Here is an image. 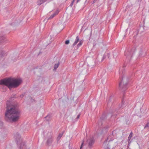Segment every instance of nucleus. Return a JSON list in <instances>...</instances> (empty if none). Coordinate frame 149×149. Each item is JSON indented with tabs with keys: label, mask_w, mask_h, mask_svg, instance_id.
Returning <instances> with one entry per match:
<instances>
[{
	"label": "nucleus",
	"mask_w": 149,
	"mask_h": 149,
	"mask_svg": "<svg viewBox=\"0 0 149 149\" xmlns=\"http://www.w3.org/2000/svg\"><path fill=\"white\" fill-rule=\"evenodd\" d=\"M6 110L5 119L7 122H15L18 120L20 115V111L17 104H13L9 100L6 102Z\"/></svg>",
	"instance_id": "f257e3e1"
},
{
	"label": "nucleus",
	"mask_w": 149,
	"mask_h": 149,
	"mask_svg": "<svg viewBox=\"0 0 149 149\" xmlns=\"http://www.w3.org/2000/svg\"><path fill=\"white\" fill-rule=\"evenodd\" d=\"M22 81L21 78H6L0 80V85L6 86L10 89L17 87L22 83Z\"/></svg>",
	"instance_id": "f03ea898"
},
{
	"label": "nucleus",
	"mask_w": 149,
	"mask_h": 149,
	"mask_svg": "<svg viewBox=\"0 0 149 149\" xmlns=\"http://www.w3.org/2000/svg\"><path fill=\"white\" fill-rule=\"evenodd\" d=\"M125 73V67L123 66L121 69H120L119 72L120 76L121 78V81L119 84V88L122 91H124L127 88L128 79L127 77H124Z\"/></svg>",
	"instance_id": "7ed1b4c3"
},
{
	"label": "nucleus",
	"mask_w": 149,
	"mask_h": 149,
	"mask_svg": "<svg viewBox=\"0 0 149 149\" xmlns=\"http://www.w3.org/2000/svg\"><path fill=\"white\" fill-rule=\"evenodd\" d=\"M135 48L134 47L132 48L129 47L125 51V55L126 57V60L127 62L130 61L131 59L132 56L135 50Z\"/></svg>",
	"instance_id": "20e7f679"
},
{
	"label": "nucleus",
	"mask_w": 149,
	"mask_h": 149,
	"mask_svg": "<svg viewBox=\"0 0 149 149\" xmlns=\"http://www.w3.org/2000/svg\"><path fill=\"white\" fill-rule=\"evenodd\" d=\"M112 136L113 135H109L107 139L104 142L103 146H104L105 149H111V148L109 143L106 146H105L106 145L107 142H109L110 141H113V140L112 139Z\"/></svg>",
	"instance_id": "39448f33"
},
{
	"label": "nucleus",
	"mask_w": 149,
	"mask_h": 149,
	"mask_svg": "<svg viewBox=\"0 0 149 149\" xmlns=\"http://www.w3.org/2000/svg\"><path fill=\"white\" fill-rule=\"evenodd\" d=\"M86 142L88 147L90 148H92L95 142L94 138L92 137L89 139H88L87 141Z\"/></svg>",
	"instance_id": "423d86ee"
},
{
	"label": "nucleus",
	"mask_w": 149,
	"mask_h": 149,
	"mask_svg": "<svg viewBox=\"0 0 149 149\" xmlns=\"http://www.w3.org/2000/svg\"><path fill=\"white\" fill-rule=\"evenodd\" d=\"M15 141L17 145H19V143H21L22 140L21 139L20 136L19 134L17 132L15 135Z\"/></svg>",
	"instance_id": "0eeeda50"
},
{
	"label": "nucleus",
	"mask_w": 149,
	"mask_h": 149,
	"mask_svg": "<svg viewBox=\"0 0 149 149\" xmlns=\"http://www.w3.org/2000/svg\"><path fill=\"white\" fill-rule=\"evenodd\" d=\"M19 149H27L25 143L22 141L21 143H19V145H17Z\"/></svg>",
	"instance_id": "6e6552de"
},
{
	"label": "nucleus",
	"mask_w": 149,
	"mask_h": 149,
	"mask_svg": "<svg viewBox=\"0 0 149 149\" xmlns=\"http://www.w3.org/2000/svg\"><path fill=\"white\" fill-rule=\"evenodd\" d=\"M110 55V54L109 53H108L107 52L105 53L102 58V59L101 61V62H102L104 59L106 58H108L109 59H110V58H109Z\"/></svg>",
	"instance_id": "1a4fd4ad"
},
{
	"label": "nucleus",
	"mask_w": 149,
	"mask_h": 149,
	"mask_svg": "<svg viewBox=\"0 0 149 149\" xmlns=\"http://www.w3.org/2000/svg\"><path fill=\"white\" fill-rule=\"evenodd\" d=\"M53 141V138L51 136L50 138H49L47 141L46 143L48 146L50 145Z\"/></svg>",
	"instance_id": "9d476101"
},
{
	"label": "nucleus",
	"mask_w": 149,
	"mask_h": 149,
	"mask_svg": "<svg viewBox=\"0 0 149 149\" xmlns=\"http://www.w3.org/2000/svg\"><path fill=\"white\" fill-rule=\"evenodd\" d=\"M124 97H123V98L122 99V103H121V105H119V109H123V108L125 107V104H124Z\"/></svg>",
	"instance_id": "9b49d317"
},
{
	"label": "nucleus",
	"mask_w": 149,
	"mask_h": 149,
	"mask_svg": "<svg viewBox=\"0 0 149 149\" xmlns=\"http://www.w3.org/2000/svg\"><path fill=\"white\" fill-rule=\"evenodd\" d=\"M6 55V52L3 50H1L0 52V58H2Z\"/></svg>",
	"instance_id": "f8f14e48"
},
{
	"label": "nucleus",
	"mask_w": 149,
	"mask_h": 149,
	"mask_svg": "<svg viewBox=\"0 0 149 149\" xmlns=\"http://www.w3.org/2000/svg\"><path fill=\"white\" fill-rule=\"evenodd\" d=\"M132 135L133 133L132 132H131L128 137V146H129L131 142L130 140L132 136Z\"/></svg>",
	"instance_id": "ddd939ff"
},
{
	"label": "nucleus",
	"mask_w": 149,
	"mask_h": 149,
	"mask_svg": "<svg viewBox=\"0 0 149 149\" xmlns=\"http://www.w3.org/2000/svg\"><path fill=\"white\" fill-rule=\"evenodd\" d=\"M79 41V38L78 36H77L76 38L75 42L72 45V46H74L75 45H76L78 42Z\"/></svg>",
	"instance_id": "4468645a"
},
{
	"label": "nucleus",
	"mask_w": 149,
	"mask_h": 149,
	"mask_svg": "<svg viewBox=\"0 0 149 149\" xmlns=\"http://www.w3.org/2000/svg\"><path fill=\"white\" fill-rule=\"evenodd\" d=\"M109 128V127L108 126H106L104 127L102 130L103 132L104 133H106L107 131Z\"/></svg>",
	"instance_id": "2eb2a0df"
},
{
	"label": "nucleus",
	"mask_w": 149,
	"mask_h": 149,
	"mask_svg": "<svg viewBox=\"0 0 149 149\" xmlns=\"http://www.w3.org/2000/svg\"><path fill=\"white\" fill-rule=\"evenodd\" d=\"M64 132H62V133H60L58 135V137L57 138V141H58L62 137L63 134Z\"/></svg>",
	"instance_id": "dca6fc26"
},
{
	"label": "nucleus",
	"mask_w": 149,
	"mask_h": 149,
	"mask_svg": "<svg viewBox=\"0 0 149 149\" xmlns=\"http://www.w3.org/2000/svg\"><path fill=\"white\" fill-rule=\"evenodd\" d=\"M106 118V116L105 114H103L100 118V120L104 121Z\"/></svg>",
	"instance_id": "f3484780"
},
{
	"label": "nucleus",
	"mask_w": 149,
	"mask_h": 149,
	"mask_svg": "<svg viewBox=\"0 0 149 149\" xmlns=\"http://www.w3.org/2000/svg\"><path fill=\"white\" fill-rule=\"evenodd\" d=\"M45 2L43 0H38L37 2V4L38 5H40L43 3Z\"/></svg>",
	"instance_id": "a211bd4d"
},
{
	"label": "nucleus",
	"mask_w": 149,
	"mask_h": 149,
	"mask_svg": "<svg viewBox=\"0 0 149 149\" xmlns=\"http://www.w3.org/2000/svg\"><path fill=\"white\" fill-rule=\"evenodd\" d=\"M143 29V27H142V26L140 27L139 29L138 30V32L136 33L137 34V33H141L142 32V31L141 30H142Z\"/></svg>",
	"instance_id": "6ab92c4d"
},
{
	"label": "nucleus",
	"mask_w": 149,
	"mask_h": 149,
	"mask_svg": "<svg viewBox=\"0 0 149 149\" xmlns=\"http://www.w3.org/2000/svg\"><path fill=\"white\" fill-rule=\"evenodd\" d=\"M5 39V38L3 36H2L0 37V43L3 42L4 40Z\"/></svg>",
	"instance_id": "aec40b11"
},
{
	"label": "nucleus",
	"mask_w": 149,
	"mask_h": 149,
	"mask_svg": "<svg viewBox=\"0 0 149 149\" xmlns=\"http://www.w3.org/2000/svg\"><path fill=\"white\" fill-rule=\"evenodd\" d=\"M83 43V41H82V40H81L79 42V43L77 45V48L78 49L82 44Z\"/></svg>",
	"instance_id": "412c9836"
},
{
	"label": "nucleus",
	"mask_w": 149,
	"mask_h": 149,
	"mask_svg": "<svg viewBox=\"0 0 149 149\" xmlns=\"http://www.w3.org/2000/svg\"><path fill=\"white\" fill-rule=\"evenodd\" d=\"M16 94H13L11 95V96L10 98V99L11 100H13L14 98H16Z\"/></svg>",
	"instance_id": "4be33fe9"
},
{
	"label": "nucleus",
	"mask_w": 149,
	"mask_h": 149,
	"mask_svg": "<svg viewBox=\"0 0 149 149\" xmlns=\"http://www.w3.org/2000/svg\"><path fill=\"white\" fill-rule=\"evenodd\" d=\"M45 118L47 121H48L50 118V116L49 115H48L45 117Z\"/></svg>",
	"instance_id": "5701e85b"
},
{
	"label": "nucleus",
	"mask_w": 149,
	"mask_h": 149,
	"mask_svg": "<svg viewBox=\"0 0 149 149\" xmlns=\"http://www.w3.org/2000/svg\"><path fill=\"white\" fill-rule=\"evenodd\" d=\"M59 63H58L57 64H56L55 65L54 67V70H56L57 69L59 65Z\"/></svg>",
	"instance_id": "b1692460"
},
{
	"label": "nucleus",
	"mask_w": 149,
	"mask_h": 149,
	"mask_svg": "<svg viewBox=\"0 0 149 149\" xmlns=\"http://www.w3.org/2000/svg\"><path fill=\"white\" fill-rule=\"evenodd\" d=\"M102 121H102L100 120L98 122V125L99 127H100L102 125Z\"/></svg>",
	"instance_id": "393cba45"
},
{
	"label": "nucleus",
	"mask_w": 149,
	"mask_h": 149,
	"mask_svg": "<svg viewBox=\"0 0 149 149\" xmlns=\"http://www.w3.org/2000/svg\"><path fill=\"white\" fill-rule=\"evenodd\" d=\"M3 126V123L0 120V128H2Z\"/></svg>",
	"instance_id": "a878e982"
},
{
	"label": "nucleus",
	"mask_w": 149,
	"mask_h": 149,
	"mask_svg": "<svg viewBox=\"0 0 149 149\" xmlns=\"http://www.w3.org/2000/svg\"><path fill=\"white\" fill-rule=\"evenodd\" d=\"M148 128H149V122L144 127L145 129H147Z\"/></svg>",
	"instance_id": "bb28decb"
},
{
	"label": "nucleus",
	"mask_w": 149,
	"mask_h": 149,
	"mask_svg": "<svg viewBox=\"0 0 149 149\" xmlns=\"http://www.w3.org/2000/svg\"><path fill=\"white\" fill-rule=\"evenodd\" d=\"M129 119V117L128 116H127V119H126V123L127 124L128 123Z\"/></svg>",
	"instance_id": "cd10ccee"
},
{
	"label": "nucleus",
	"mask_w": 149,
	"mask_h": 149,
	"mask_svg": "<svg viewBox=\"0 0 149 149\" xmlns=\"http://www.w3.org/2000/svg\"><path fill=\"white\" fill-rule=\"evenodd\" d=\"M70 43V41L69 40H67L65 42V44L66 45Z\"/></svg>",
	"instance_id": "c85d7f7f"
},
{
	"label": "nucleus",
	"mask_w": 149,
	"mask_h": 149,
	"mask_svg": "<svg viewBox=\"0 0 149 149\" xmlns=\"http://www.w3.org/2000/svg\"><path fill=\"white\" fill-rule=\"evenodd\" d=\"M74 1H75L74 0H73V1L71 3H70V6L72 7L73 6V3L74 2Z\"/></svg>",
	"instance_id": "c756f323"
},
{
	"label": "nucleus",
	"mask_w": 149,
	"mask_h": 149,
	"mask_svg": "<svg viewBox=\"0 0 149 149\" xmlns=\"http://www.w3.org/2000/svg\"><path fill=\"white\" fill-rule=\"evenodd\" d=\"M59 12V11L58 10H57L56 11H55L54 13L56 15Z\"/></svg>",
	"instance_id": "7c9ffc66"
},
{
	"label": "nucleus",
	"mask_w": 149,
	"mask_h": 149,
	"mask_svg": "<svg viewBox=\"0 0 149 149\" xmlns=\"http://www.w3.org/2000/svg\"><path fill=\"white\" fill-rule=\"evenodd\" d=\"M111 97H109V102H108V104L109 103V102H111Z\"/></svg>",
	"instance_id": "2f4dec72"
},
{
	"label": "nucleus",
	"mask_w": 149,
	"mask_h": 149,
	"mask_svg": "<svg viewBox=\"0 0 149 149\" xmlns=\"http://www.w3.org/2000/svg\"><path fill=\"white\" fill-rule=\"evenodd\" d=\"M113 57L114 58L115 57H117V54L116 53H113Z\"/></svg>",
	"instance_id": "473e14b6"
},
{
	"label": "nucleus",
	"mask_w": 149,
	"mask_h": 149,
	"mask_svg": "<svg viewBox=\"0 0 149 149\" xmlns=\"http://www.w3.org/2000/svg\"><path fill=\"white\" fill-rule=\"evenodd\" d=\"M142 53H143V51L141 50L140 51V53H139V56H141L142 55Z\"/></svg>",
	"instance_id": "72a5a7b5"
},
{
	"label": "nucleus",
	"mask_w": 149,
	"mask_h": 149,
	"mask_svg": "<svg viewBox=\"0 0 149 149\" xmlns=\"http://www.w3.org/2000/svg\"><path fill=\"white\" fill-rule=\"evenodd\" d=\"M25 94V93H24L21 95L20 96V97L22 98L24 96Z\"/></svg>",
	"instance_id": "f704fd0d"
},
{
	"label": "nucleus",
	"mask_w": 149,
	"mask_h": 149,
	"mask_svg": "<svg viewBox=\"0 0 149 149\" xmlns=\"http://www.w3.org/2000/svg\"><path fill=\"white\" fill-rule=\"evenodd\" d=\"M105 72H106V71L104 70V69L103 70V73H102V75H104L105 73Z\"/></svg>",
	"instance_id": "c9c22d12"
},
{
	"label": "nucleus",
	"mask_w": 149,
	"mask_h": 149,
	"mask_svg": "<svg viewBox=\"0 0 149 149\" xmlns=\"http://www.w3.org/2000/svg\"><path fill=\"white\" fill-rule=\"evenodd\" d=\"M54 17L52 15L48 19H49L52 18Z\"/></svg>",
	"instance_id": "e433bc0d"
},
{
	"label": "nucleus",
	"mask_w": 149,
	"mask_h": 149,
	"mask_svg": "<svg viewBox=\"0 0 149 149\" xmlns=\"http://www.w3.org/2000/svg\"><path fill=\"white\" fill-rule=\"evenodd\" d=\"M83 144H84V142H83L81 144V146L80 147V149H81L82 148V147H83Z\"/></svg>",
	"instance_id": "4c0bfd02"
},
{
	"label": "nucleus",
	"mask_w": 149,
	"mask_h": 149,
	"mask_svg": "<svg viewBox=\"0 0 149 149\" xmlns=\"http://www.w3.org/2000/svg\"><path fill=\"white\" fill-rule=\"evenodd\" d=\"M12 60L14 61H15L17 60V59L16 58H12Z\"/></svg>",
	"instance_id": "58836bf2"
},
{
	"label": "nucleus",
	"mask_w": 149,
	"mask_h": 149,
	"mask_svg": "<svg viewBox=\"0 0 149 149\" xmlns=\"http://www.w3.org/2000/svg\"><path fill=\"white\" fill-rule=\"evenodd\" d=\"M16 22H15L14 23V24H13V23H11V25L12 26H13V25H15L16 24Z\"/></svg>",
	"instance_id": "ea45409f"
},
{
	"label": "nucleus",
	"mask_w": 149,
	"mask_h": 149,
	"mask_svg": "<svg viewBox=\"0 0 149 149\" xmlns=\"http://www.w3.org/2000/svg\"><path fill=\"white\" fill-rule=\"evenodd\" d=\"M79 117H80V115L79 114L77 116V119H79Z\"/></svg>",
	"instance_id": "a19ab883"
},
{
	"label": "nucleus",
	"mask_w": 149,
	"mask_h": 149,
	"mask_svg": "<svg viewBox=\"0 0 149 149\" xmlns=\"http://www.w3.org/2000/svg\"><path fill=\"white\" fill-rule=\"evenodd\" d=\"M5 149H11L10 147L9 148L6 147V148Z\"/></svg>",
	"instance_id": "79ce46f5"
},
{
	"label": "nucleus",
	"mask_w": 149,
	"mask_h": 149,
	"mask_svg": "<svg viewBox=\"0 0 149 149\" xmlns=\"http://www.w3.org/2000/svg\"><path fill=\"white\" fill-rule=\"evenodd\" d=\"M96 0H94L93 1V3H95V1H96Z\"/></svg>",
	"instance_id": "37998d69"
},
{
	"label": "nucleus",
	"mask_w": 149,
	"mask_h": 149,
	"mask_svg": "<svg viewBox=\"0 0 149 149\" xmlns=\"http://www.w3.org/2000/svg\"><path fill=\"white\" fill-rule=\"evenodd\" d=\"M52 15L53 16V17H54L55 16H56V15H55V14L54 13Z\"/></svg>",
	"instance_id": "c03bdc74"
},
{
	"label": "nucleus",
	"mask_w": 149,
	"mask_h": 149,
	"mask_svg": "<svg viewBox=\"0 0 149 149\" xmlns=\"http://www.w3.org/2000/svg\"><path fill=\"white\" fill-rule=\"evenodd\" d=\"M79 0H77V3H78L79 1Z\"/></svg>",
	"instance_id": "a18cd8bd"
},
{
	"label": "nucleus",
	"mask_w": 149,
	"mask_h": 149,
	"mask_svg": "<svg viewBox=\"0 0 149 149\" xmlns=\"http://www.w3.org/2000/svg\"><path fill=\"white\" fill-rule=\"evenodd\" d=\"M69 149H72V148H70V144L69 145Z\"/></svg>",
	"instance_id": "49530a36"
},
{
	"label": "nucleus",
	"mask_w": 149,
	"mask_h": 149,
	"mask_svg": "<svg viewBox=\"0 0 149 149\" xmlns=\"http://www.w3.org/2000/svg\"><path fill=\"white\" fill-rule=\"evenodd\" d=\"M101 71L100 70L99 71V74H101Z\"/></svg>",
	"instance_id": "de8ad7c7"
},
{
	"label": "nucleus",
	"mask_w": 149,
	"mask_h": 149,
	"mask_svg": "<svg viewBox=\"0 0 149 149\" xmlns=\"http://www.w3.org/2000/svg\"><path fill=\"white\" fill-rule=\"evenodd\" d=\"M43 1H44L45 2L47 1V0H43Z\"/></svg>",
	"instance_id": "09e8293b"
}]
</instances>
